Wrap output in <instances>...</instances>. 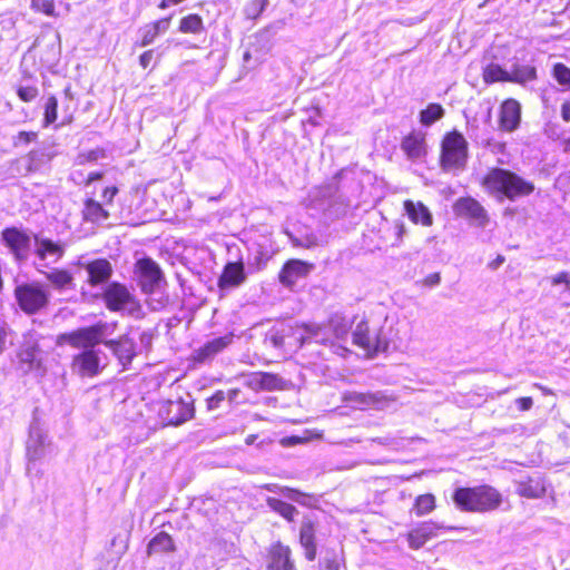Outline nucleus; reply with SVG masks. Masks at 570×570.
I'll use <instances>...</instances> for the list:
<instances>
[{
	"label": "nucleus",
	"instance_id": "obj_1",
	"mask_svg": "<svg viewBox=\"0 0 570 570\" xmlns=\"http://www.w3.org/2000/svg\"><path fill=\"white\" fill-rule=\"evenodd\" d=\"M101 326L95 325L72 333L58 336L57 343H68L73 347L83 348L72 360V370L81 376H95L105 367V355L94 346L102 341Z\"/></svg>",
	"mask_w": 570,
	"mask_h": 570
},
{
	"label": "nucleus",
	"instance_id": "obj_2",
	"mask_svg": "<svg viewBox=\"0 0 570 570\" xmlns=\"http://www.w3.org/2000/svg\"><path fill=\"white\" fill-rule=\"evenodd\" d=\"M482 186L498 202H515L530 196L535 186L517 173L501 167L491 168L482 179Z\"/></svg>",
	"mask_w": 570,
	"mask_h": 570
},
{
	"label": "nucleus",
	"instance_id": "obj_3",
	"mask_svg": "<svg viewBox=\"0 0 570 570\" xmlns=\"http://www.w3.org/2000/svg\"><path fill=\"white\" fill-rule=\"evenodd\" d=\"M135 277L142 293L147 295V309L157 312L165 308L168 303V297L163 291L166 282L158 264L149 257L138 259L135 265Z\"/></svg>",
	"mask_w": 570,
	"mask_h": 570
},
{
	"label": "nucleus",
	"instance_id": "obj_4",
	"mask_svg": "<svg viewBox=\"0 0 570 570\" xmlns=\"http://www.w3.org/2000/svg\"><path fill=\"white\" fill-rule=\"evenodd\" d=\"M453 502L461 511L484 513L497 510L502 503V495L493 487L483 484L456 489Z\"/></svg>",
	"mask_w": 570,
	"mask_h": 570
},
{
	"label": "nucleus",
	"instance_id": "obj_5",
	"mask_svg": "<svg viewBox=\"0 0 570 570\" xmlns=\"http://www.w3.org/2000/svg\"><path fill=\"white\" fill-rule=\"evenodd\" d=\"M102 298L109 311L122 317L139 320L147 315L146 304L142 305L124 284L118 282H111L104 288Z\"/></svg>",
	"mask_w": 570,
	"mask_h": 570
},
{
	"label": "nucleus",
	"instance_id": "obj_6",
	"mask_svg": "<svg viewBox=\"0 0 570 570\" xmlns=\"http://www.w3.org/2000/svg\"><path fill=\"white\" fill-rule=\"evenodd\" d=\"M469 158V145L458 130L446 132L441 141L440 166L450 173L465 168Z\"/></svg>",
	"mask_w": 570,
	"mask_h": 570
},
{
	"label": "nucleus",
	"instance_id": "obj_7",
	"mask_svg": "<svg viewBox=\"0 0 570 570\" xmlns=\"http://www.w3.org/2000/svg\"><path fill=\"white\" fill-rule=\"evenodd\" d=\"M14 297L19 307L32 315L45 307L49 302L48 291L38 283H23L14 288Z\"/></svg>",
	"mask_w": 570,
	"mask_h": 570
},
{
	"label": "nucleus",
	"instance_id": "obj_8",
	"mask_svg": "<svg viewBox=\"0 0 570 570\" xmlns=\"http://www.w3.org/2000/svg\"><path fill=\"white\" fill-rule=\"evenodd\" d=\"M375 325L371 328L368 323H357L353 333V342L362 347L367 355L384 352L389 346V340L383 332V327L379 326L377 323Z\"/></svg>",
	"mask_w": 570,
	"mask_h": 570
},
{
	"label": "nucleus",
	"instance_id": "obj_9",
	"mask_svg": "<svg viewBox=\"0 0 570 570\" xmlns=\"http://www.w3.org/2000/svg\"><path fill=\"white\" fill-rule=\"evenodd\" d=\"M31 233L21 227L10 226L1 230V240L17 263H24L31 252Z\"/></svg>",
	"mask_w": 570,
	"mask_h": 570
},
{
	"label": "nucleus",
	"instance_id": "obj_10",
	"mask_svg": "<svg viewBox=\"0 0 570 570\" xmlns=\"http://www.w3.org/2000/svg\"><path fill=\"white\" fill-rule=\"evenodd\" d=\"M158 415L165 425H180L194 416L193 402L183 399L161 401L158 403Z\"/></svg>",
	"mask_w": 570,
	"mask_h": 570
},
{
	"label": "nucleus",
	"instance_id": "obj_11",
	"mask_svg": "<svg viewBox=\"0 0 570 570\" xmlns=\"http://www.w3.org/2000/svg\"><path fill=\"white\" fill-rule=\"evenodd\" d=\"M453 210L456 216L468 219L470 225L479 228H484L490 222L487 209L471 196L458 198L453 204Z\"/></svg>",
	"mask_w": 570,
	"mask_h": 570
},
{
	"label": "nucleus",
	"instance_id": "obj_12",
	"mask_svg": "<svg viewBox=\"0 0 570 570\" xmlns=\"http://www.w3.org/2000/svg\"><path fill=\"white\" fill-rule=\"evenodd\" d=\"M82 271L87 277L86 283L92 288H105L110 283L109 279L112 275V266L110 262L105 258L94 259L86 264L78 263L77 272L79 275Z\"/></svg>",
	"mask_w": 570,
	"mask_h": 570
},
{
	"label": "nucleus",
	"instance_id": "obj_13",
	"mask_svg": "<svg viewBox=\"0 0 570 570\" xmlns=\"http://www.w3.org/2000/svg\"><path fill=\"white\" fill-rule=\"evenodd\" d=\"M314 268L313 263L297 258L288 259L278 274V281L284 287L292 289L298 281L306 278Z\"/></svg>",
	"mask_w": 570,
	"mask_h": 570
},
{
	"label": "nucleus",
	"instance_id": "obj_14",
	"mask_svg": "<svg viewBox=\"0 0 570 570\" xmlns=\"http://www.w3.org/2000/svg\"><path fill=\"white\" fill-rule=\"evenodd\" d=\"M233 333L209 340L204 345L193 351L190 361L194 365L210 363L216 355L222 353L233 343Z\"/></svg>",
	"mask_w": 570,
	"mask_h": 570
},
{
	"label": "nucleus",
	"instance_id": "obj_15",
	"mask_svg": "<svg viewBox=\"0 0 570 570\" xmlns=\"http://www.w3.org/2000/svg\"><path fill=\"white\" fill-rule=\"evenodd\" d=\"M35 240V254L39 259V264H36L37 269L40 267H47L46 261L50 259L51 263H57L65 255V245L60 242H55L51 238L33 234Z\"/></svg>",
	"mask_w": 570,
	"mask_h": 570
},
{
	"label": "nucleus",
	"instance_id": "obj_16",
	"mask_svg": "<svg viewBox=\"0 0 570 570\" xmlns=\"http://www.w3.org/2000/svg\"><path fill=\"white\" fill-rule=\"evenodd\" d=\"M247 279V272L242 259L227 262L218 277V287L222 292L235 289Z\"/></svg>",
	"mask_w": 570,
	"mask_h": 570
},
{
	"label": "nucleus",
	"instance_id": "obj_17",
	"mask_svg": "<svg viewBox=\"0 0 570 570\" xmlns=\"http://www.w3.org/2000/svg\"><path fill=\"white\" fill-rule=\"evenodd\" d=\"M454 527H448L434 521H425L417 524L407 533V542L411 549L422 548L430 539L438 535L439 530H454Z\"/></svg>",
	"mask_w": 570,
	"mask_h": 570
},
{
	"label": "nucleus",
	"instance_id": "obj_18",
	"mask_svg": "<svg viewBox=\"0 0 570 570\" xmlns=\"http://www.w3.org/2000/svg\"><path fill=\"white\" fill-rule=\"evenodd\" d=\"M400 147L409 160H420L428 154L426 134L422 130H412L402 138Z\"/></svg>",
	"mask_w": 570,
	"mask_h": 570
},
{
	"label": "nucleus",
	"instance_id": "obj_19",
	"mask_svg": "<svg viewBox=\"0 0 570 570\" xmlns=\"http://www.w3.org/2000/svg\"><path fill=\"white\" fill-rule=\"evenodd\" d=\"M49 445L50 442L48 441L46 432L38 423H32L27 442V455L29 461L36 462L45 458L48 453Z\"/></svg>",
	"mask_w": 570,
	"mask_h": 570
},
{
	"label": "nucleus",
	"instance_id": "obj_20",
	"mask_svg": "<svg viewBox=\"0 0 570 570\" xmlns=\"http://www.w3.org/2000/svg\"><path fill=\"white\" fill-rule=\"evenodd\" d=\"M521 122V104L509 98L500 106L499 128L505 132L515 131Z\"/></svg>",
	"mask_w": 570,
	"mask_h": 570
},
{
	"label": "nucleus",
	"instance_id": "obj_21",
	"mask_svg": "<svg viewBox=\"0 0 570 570\" xmlns=\"http://www.w3.org/2000/svg\"><path fill=\"white\" fill-rule=\"evenodd\" d=\"M274 252L268 240L263 243H254L249 249L247 257L248 273H256L263 271L268 261L272 258Z\"/></svg>",
	"mask_w": 570,
	"mask_h": 570
},
{
	"label": "nucleus",
	"instance_id": "obj_22",
	"mask_svg": "<svg viewBox=\"0 0 570 570\" xmlns=\"http://www.w3.org/2000/svg\"><path fill=\"white\" fill-rule=\"evenodd\" d=\"M517 493L527 499H538L546 494V481L540 475L529 476L515 482Z\"/></svg>",
	"mask_w": 570,
	"mask_h": 570
},
{
	"label": "nucleus",
	"instance_id": "obj_23",
	"mask_svg": "<svg viewBox=\"0 0 570 570\" xmlns=\"http://www.w3.org/2000/svg\"><path fill=\"white\" fill-rule=\"evenodd\" d=\"M79 275L77 272V264L75 265V271H67L60 268H52L49 272L45 273L47 281L52 285V287L59 292L67 289H75V276Z\"/></svg>",
	"mask_w": 570,
	"mask_h": 570
},
{
	"label": "nucleus",
	"instance_id": "obj_24",
	"mask_svg": "<svg viewBox=\"0 0 570 570\" xmlns=\"http://www.w3.org/2000/svg\"><path fill=\"white\" fill-rule=\"evenodd\" d=\"M299 543L305 550V557L313 561L316 557L315 524L311 518L305 517L299 529Z\"/></svg>",
	"mask_w": 570,
	"mask_h": 570
},
{
	"label": "nucleus",
	"instance_id": "obj_25",
	"mask_svg": "<svg viewBox=\"0 0 570 570\" xmlns=\"http://www.w3.org/2000/svg\"><path fill=\"white\" fill-rule=\"evenodd\" d=\"M82 218L86 223L102 225L109 218V209L94 198H87L83 203Z\"/></svg>",
	"mask_w": 570,
	"mask_h": 570
},
{
	"label": "nucleus",
	"instance_id": "obj_26",
	"mask_svg": "<svg viewBox=\"0 0 570 570\" xmlns=\"http://www.w3.org/2000/svg\"><path fill=\"white\" fill-rule=\"evenodd\" d=\"M404 209L406 215L414 224H421L429 227L433 224V215L431 210L421 202L405 200Z\"/></svg>",
	"mask_w": 570,
	"mask_h": 570
},
{
	"label": "nucleus",
	"instance_id": "obj_27",
	"mask_svg": "<svg viewBox=\"0 0 570 570\" xmlns=\"http://www.w3.org/2000/svg\"><path fill=\"white\" fill-rule=\"evenodd\" d=\"M509 82L527 87L538 78L537 68L529 63L513 62L509 70Z\"/></svg>",
	"mask_w": 570,
	"mask_h": 570
},
{
	"label": "nucleus",
	"instance_id": "obj_28",
	"mask_svg": "<svg viewBox=\"0 0 570 570\" xmlns=\"http://www.w3.org/2000/svg\"><path fill=\"white\" fill-rule=\"evenodd\" d=\"M61 105V121L56 125V129L70 125L73 121L75 112L78 109V100L76 99L70 85H67L63 89Z\"/></svg>",
	"mask_w": 570,
	"mask_h": 570
},
{
	"label": "nucleus",
	"instance_id": "obj_29",
	"mask_svg": "<svg viewBox=\"0 0 570 570\" xmlns=\"http://www.w3.org/2000/svg\"><path fill=\"white\" fill-rule=\"evenodd\" d=\"M291 550L281 543L274 544L271 549L269 570H295L291 558Z\"/></svg>",
	"mask_w": 570,
	"mask_h": 570
},
{
	"label": "nucleus",
	"instance_id": "obj_30",
	"mask_svg": "<svg viewBox=\"0 0 570 570\" xmlns=\"http://www.w3.org/2000/svg\"><path fill=\"white\" fill-rule=\"evenodd\" d=\"M248 385L255 390L274 391L282 389L283 380L276 374L256 372L249 376Z\"/></svg>",
	"mask_w": 570,
	"mask_h": 570
},
{
	"label": "nucleus",
	"instance_id": "obj_31",
	"mask_svg": "<svg viewBox=\"0 0 570 570\" xmlns=\"http://www.w3.org/2000/svg\"><path fill=\"white\" fill-rule=\"evenodd\" d=\"M55 157L52 146H41L32 149L27 155L29 170H39Z\"/></svg>",
	"mask_w": 570,
	"mask_h": 570
},
{
	"label": "nucleus",
	"instance_id": "obj_32",
	"mask_svg": "<svg viewBox=\"0 0 570 570\" xmlns=\"http://www.w3.org/2000/svg\"><path fill=\"white\" fill-rule=\"evenodd\" d=\"M107 344L112 348L115 355L118 357L124 367H126L136 355L135 344L132 340L128 337L121 338L118 342L111 341Z\"/></svg>",
	"mask_w": 570,
	"mask_h": 570
},
{
	"label": "nucleus",
	"instance_id": "obj_33",
	"mask_svg": "<svg viewBox=\"0 0 570 570\" xmlns=\"http://www.w3.org/2000/svg\"><path fill=\"white\" fill-rule=\"evenodd\" d=\"M445 115V110L442 105L438 102H430L424 109H422L419 114L420 124L429 128L440 119H442Z\"/></svg>",
	"mask_w": 570,
	"mask_h": 570
},
{
	"label": "nucleus",
	"instance_id": "obj_34",
	"mask_svg": "<svg viewBox=\"0 0 570 570\" xmlns=\"http://www.w3.org/2000/svg\"><path fill=\"white\" fill-rule=\"evenodd\" d=\"M483 81L487 85L494 82H509V70L501 67L499 63L490 62L482 69Z\"/></svg>",
	"mask_w": 570,
	"mask_h": 570
},
{
	"label": "nucleus",
	"instance_id": "obj_35",
	"mask_svg": "<svg viewBox=\"0 0 570 570\" xmlns=\"http://www.w3.org/2000/svg\"><path fill=\"white\" fill-rule=\"evenodd\" d=\"M266 504L272 511L276 512L289 522L294 521L298 514V510L294 505L276 498L268 497L266 499Z\"/></svg>",
	"mask_w": 570,
	"mask_h": 570
},
{
	"label": "nucleus",
	"instance_id": "obj_36",
	"mask_svg": "<svg viewBox=\"0 0 570 570\" xmlns=\"http://www.w3.org/2000/svg\"><path fill=\"white\" fill-rule=\"evenodd\" d=\"M345 399L352 403H354L360 409H365L367 406H377L383 400V395L377 393H357L352 392L348 393Z\"/></svg>",
	"mask_w": 570,
	"mask_h": 570
},
{
	"label": "nucleus",
	"instance_id": "obj_37",
	"mask_svg": "<svg viewBox=\"0 0 570 570\" xmlns=\"http://www.w3.org/2000/svg\"><path fill=\"white\" fill-rule=\"evenodd\" d=\"M178 30L183 33L199 35L205 31L203 18L197 13H189L180 19Z\"/></svg>",
	"mask_w": 570,
	"mask_h": 570
},
{
	"label": "nucleus",
	"instance_id": "obj_38",
	"mask_svg": "<svg viewBox=\"0 0 570 570\" xmlns=\"http://www.w3.org/2000/svg\"><path fill=\"white\" fill-rule=\"evenodd\" d=\"M174 550V542L169 534L160 532L148 543V554L169 552Z\"/></svg>",
	"mask_w": 570,
	"mask_h": 570
},
{
	"label": "nucleus",
	"instance_id": "obj_39",
	"mask_svg": "<svg viewBox=\"0 0 570 570\" xmlns=\"http://www.w3.org/2000/svg\"><path fill=\"white\" fill-rule=\"evenodd\" d=\"M58 120V99L56 96L50 95L43 105L42 127L47 128L57 125Z\"/></svg>",
	"mask_w": 570,
	"mask_h": 570
},
{
	"label": "nucleus",
	"instance_id": "obj_40",
	"mask_svg": "<svg viewBox=\"0 0 570 570\" xmlns=\"http://www.w3.org/2000/svg\"><path fill=\"white\" fill-rule=\"evenodd\" d=\"M435 509V497L431 493L421 494L415 499L414 512L417 517L431 513Z\"/></svg>",
	"mask_w": 570,
	"mask_h": 570
},
{
	"label": "nucleus",
	"instance_id": "obj_41",
	"mask_svg": "<svg viewBox=\"0 0 570 570\" xmlns=\"http://www.w3.org/2000/svg\"><path fill=\"white\" fill-rule=\"evenodd\" d=\"M264 488L269 492L279 493L283 497L287 498L288 500H292L294 502H297L299 504H305V494L299 492L298 490L288 488V487H281L277 484H265Z\"/></svg>",
	"mask_w": 570,
	"mask_h": 570
},
{
	"label": "nucleus",
	"instance_id": "obj_42",
	"mask_svg": "<svg viewBox=\"0 0 570 570\" xmlns=\"http://www.w3.org/2000/svg\"><path fill=\"white\" fill-rule=\"evenodd\" d=\"M108 157V151L104 147H97L95 149L79 153L76 163L78 165H85L87 163H97L100 159H105Z\"/></svg>",
	"mask_w": 570,
	"mask_h": 570
},
{
	"label": "nucleus",
	"instance_id": "obj_43",
	"mask_svg": "<svg viewBox=\"0 0 570 570\" xmlns=\"http://www.w3.org/2000/svg\"><path fill=\"white\" fill-rule=\"evenodd\" d=\"M552 77L563 87V90H570V68L562 62H558L552 68Z\"/></svg>",
	"mask_w": 570,
	"mask_h": 570
},
{
	"label": "nucleus",
	"instance_id": "obj_44",
	"mask_svg": "<svg viewBox=\"0 0 570 570\" xmlns=\"http://www.w3.org/2000/svg\"><path fill=\"white\" fill-rule=\"evenodd\" d=\"M269 0H250L245 8L244 14L247 19H257L268 6Z\"/></svg>",
	"mask_w": 570,
	"mask_h": 570
},
{
	"label": "nucleus",
	"instance_id": "obj_45",
	"mask_svg": "<svg viewBox=\"0 0 570 570\" xmlns=\"http://www.w3.org/2000/svg\"><path fill=\"white\" fill-rule=\"evenodd\" d=\"M30 8L35 12H41L48 17H56V7L53 0H31Z\"/></svg>",
	"mask_w": 570,
	"mask_h": 570
},
{
	"label": "nucleus",
	"instance_id": "obj_46",
	"mask_svg": "<svg viewBox=\"0 0 570 570\" xmlns=\"http://www.w3.org/2000/svg\"><path fill=\"white\" fill-rule=\"evenodd\" d=\"M138 33L140 35V40L137 41L136 45L139 47H147L154 43L156 38L159 36L150 23L139 28Z\"/></svg>",
	"mask_w": 570,
	"mask_h": 570
},
{
	"label": "nucleus",
	"instance_id": "obj_47",
	"mask_svg": "<svg viewBox=\"0 0 570 570\" xmlns=\"http://www.w3.org/2000/svg\"><path fill=\"white\" fill-rule=\"evenodd\" d=\"M38 138V134L36 131H19L16 136L12 137V144L14 147L27 146Z\"/></svg>",
	"mask_w": 570,
	"mask_h": 570
},
{
	"label": "nucleus",
	"instance_id": "obj_48",
	"mask_svg": "<svg viewBox=\"0 0 570 570\" xmlns=\"http://www.w3.org/2000/svg\"><path fill=\"white\" fill-rule=\"evenodd\" d=\"M292 243L294 246L313 248L318 245V238L314 234H307L301 237L292 238Z\"/></svg>",
	"mask_w": 570,
	"mask_h": 570
},
{
	"label": "nucleus",
	"instance_id": "obj_49",
	"mask_svg": "<svg viewBox=\"0 0 570 570\" xmlns=\"http://www.w3.org/2000/svg\"><path fill=\"white\" fill-rule=\"evenodd\" d=\"M39 91H38V88L35 87V86H20L18 89H17V95L18 97L24 101V102H30L32 101L33 99H36V97L38 96Z\"/></svg>",
	"mask_w": 570,
	"mask_h": 570
},
{
	"label": "nucleus",
	"instance_id": "obj_50",
	"mask_svg": "<svg viewBox=\"0 0 570 570\" xmlns=\"http://www.w3.org/2000/svg\"><path fill=\"white\" fill-rule=\"evenodd\" d=\"M118 188L116 186H107L101 193V204L105 205L106 208L112 205L115 196L118 194Z\"/></svg>",
	"mask_w": 570,
	"mask_h": 570
},
{
	"label": "nucleus",
	"instance_id": "obj_51",
	"mask_svg": "<svg viewBox=\"0 0 570 570\" xmlns=\"http://www.w3.org/2000/svg\"><path fill=\"white\" fill-rule=\"evenodd\" d=\"M226 400V393L224 391H217L214 395H212L209 399H207V409L209 411H214L218 409Z\"/></svg>",
	"mask_w": 570,
	"mask_h": 570
},
{
	"label": "nucleus",
	"instance_id": "obj_52",
	"mask_svg": "<svg viewBox=\"0 0 570 570\" xmlns=\"http://www.w3.org/2000/svg\"><path fill=\"white\" fill-rule=\"evenodd\" d=\"M171 18H173V14H170L169 17H166V18H161L157 21L150 22V24L156 30V32L160 36L169 29Z\"/></svg>",
	"mask_w": 570,
	"mask_h": 570
},
{
	"label": "nucleus",
	"instance_id": "obj_53",
	"mask_svg": "<svg viewBox=\"0 0 570 570\" xmlns=\"http://www.w3.org/2000/svg\"><path fill=\"white\" fill-rule=\"evenodd\" d=\"M341 561L336 553H331L324 559V570H340Z\"/></svg>",
	"mask_w": 570,
	"mask_h": 570
},
{
	"label": "nucleus",
	"instance_id": "obj_54",
	"mask_svg": "<svg viewBox=\"0 0 570 570\" xmlns=\"http://www.w3.org/2000/svg\"><path fill=\"white\" fill-rule=\"evenodd\" d=\"M552 285H561L564 284L567 289L570 291V273L569 272H560L552 276L551 278Z\"/></svg>",
	"mask_w": 570,
	"mask_h": 570
},
{
	"label": "nucleus",
	"instance_id": "obj_55",
	"mask_svg": "<svg viewBox=\"0 0 570 570\" xmlns=\"http://www.w3.org/2000/svg\"><path fill=\"white\" fill-rule=\"evenodd\" d=\"M154 58L155 49L146 50L139 56V65L141 66V68L147 69L150 66Z\"/></svg>",
	"mask_w": 570,
	"mask_h": 570
},
{
	"label": "nucleus",
	"instance_id": "obj_56",
	"mask_svg": "<svg viewBox=\"0 0 570 570\" xmlns=\"http://www.w3.org/2000/svg\"><path fill=\"white\" fill-rule=\"evenodd\" d=\"M36 357V350L35 347H27L26 350L21 351L19 353V358L23 363H32Z\"/></svg>",
	"mask_w": 570,
	"mask_h": 570
},
{
	"label": "nucleus",
	"instance_id": "obj_57",
	"mask_svg": "<svg viewBox=\"0 0 570 570\" xmlns=\"http://www.w3.org/2000/svg\"><path fill=\"white\" fill-rule=\"evenodd\" d=\"M10 333L8 332L7 327L3 325H0V354L3 353L6 350V343L8 341Z\"/></svg>",
	"mask_w": 570,
	"mask_h": 570
},
{
	"label": "nucleus",
	"instance_id": "obj_58",
	"mask_svg": "<svg viewBox=\"0 0 570 570\" xmlns=\"http://www.w3.org/2000/svg\"><path fill=\"white\" fill-rule=\"evenodd\" d=\"M519 409L522 411H528L531 409L533 401L531 397H520L517 400Z\"/></svg>",
	"mask_w": 570,
	"mask_h": 570
},
{
	"label": "nucleus",
	"instance_id": "obj_59",
	"mask_svg": "<svg viewBox=\"0 0 570 570\" xmlns=\"http://www.w3.org/2000/svg\"><path fill=\"white\" fill-rule=\"evenodd\" d=\"M561 118L569 122L570 121V100H566L561 106Z\"/></svg>",
	"mask_w": 570,
	"mask_h": 570
},
{
	"label": "nucleus",
	"instance_id": "obj_60",
	"mask_svg": "<svg viewBox=\"0 0 570 570\" xmlns=\"http://www.w3.org/2000/svg\"><path fill=\"white\" fill-rule=\"evenodd\" d=\"M441 282V276L439 273H432L425 278V284L429 286H436Z\"/></svg>",
	"mask_w": 570,
	"mask_h": 570
},
{
	"label": "nucleus",
	"instance_id": "obj_61",
	"mask_svg": "<svg viewBox=\"0 0 570 570\" xmlns=\"http://www.w3.org/2000/svg\"><path fill=\"white\" fill-rule=\"evenodd\" d=\"M271 340L276 347H281L285 344L284 336L278 335V333L272 334Z\"/></svg>",
	"mask_w": 570,
	"mask_h": 570
},
{
	"label": "nucleus",
	"instance_id": "obj_62",
	"mask_svg": "<svg viewBox=\"0 0 570 570\" xmlns=\"http://www.w3.org/2000/svg\"><path fill=\"white\" fill-rule=\"evenodd\" d=\"M104 174L101 171H91L89 173L86 184H90L92 181L100 180L102 178Z\"/></svg>",
	"mask_w": 570,
	"mask_h": 570
},
{
	"label": "nucleus",
	"instance_id": "obj_63",
	"mask_svg": "<svg viewBox=\"0 0 570 570\" xmlns=\"http://www.w3.org/2000/svg\"><path fill=\"white\" fill-rule=\"evenodd\" d=\"M373 442H376L382 445H393L395 444L394 439L391 438H376L372 440Z\"/></svg>",
	"mask_w": 570,
	"mask_h": 570
},
{
	"label": "nucleus",
	"instance_id": "obj_64",
	"mask_svg": "<svg viewBox=\"0 0 570 570\" xmlns=\"http://www.w3.org/2000/svg\"><path fill=\"white\" fill-rule=\"evenodd\" d=\"M562 148L564 153H570V136L562 139Z\"/></svg>",
	"mask_w": 570,
	"mask_h": 570
}]
</instances>
